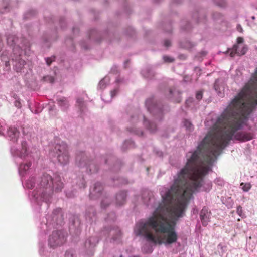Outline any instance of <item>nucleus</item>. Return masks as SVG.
Listing matches in <instances>:
<instances>
[{
    "label": "nucleus",
    "mask_w": 257,
    "mask_h": 257,
    "mask_svg": "<svg viewBox=\"0 0 257 257\" xmlns=\"http://www.w3.org/2000/svg\"><path fill=\"white\" fill-rule=\"evenodd\" d=\"M163 59L166 62H172L174 61L173 58L167 56H164Z\"/></svg>",
    "instance_id": "nucleus-25"
},
{
    "label": "nucleus",
    "mask_w": 257,
    "mask_h": 257,
    "mask_svg": "<svg viewBox=\"0 0 257 257\" xmlns=\"http://www.w3.org/2000/svg\"><path fill=\"white\" fill-rule=\"evenodd\" d=\"M7 133L11 139L14 141L17 140L19 135V132L16 127H9Z\"/></svg>",
    "instance_id": "nucleus-13"
},
{
    "label": "nucleus",
    "mask_w": 257,
    "mask_h": 257,
    "mask_svg": "<svg viewBox=\"0 0 257 257\" xmlns=\"http://www.w3.org/2000/svg\"><path fill=\"white\" fill-rule=\"evenodd\" d=\"M45 79L46 81H49L50 83H52L54 81V79L53 77L51 76H47L45 77Z\"/></svg>",
    "instance_id": "nucleus-27"
},
{
    "label": "nucleus",
    "mask_w": 257,
    "mask_h": 257,
    "mask_svg": "<svg viewBox=\"0 0 257 257\" xmlns=\"http://www.w3.org/2000/svg\"><path fill=\"white\" fill-rule=\"evenodd\" d=\"M146 105L148 111H149L150 112L153 113H162V110L158 107L157 104L154 101L153 98L148 99L146 100Z\"/></svg>",
    "instance_id": "nucleus-7"
},
{
    "label": "nucleus",
    "mask_w": 257,
    "mask_h": 257,
    "mask_svg": "<svg viewBox=\"0 0 257 257\" xmlns=\"http://www.w3.org/2000/svg\"><path fill=\"white\" fill-rule=\"evenodd\" d=\"M79 165H80V166H81V165H81V162H80V163H79Z\"/></svg>",
    "instance_id": "nucleus-40"
},
{
    "label": "nucleus",
    "mask_w": 257,
    "mask_h": 257,
    "mask_svg": "<svg viewBox=\"0 0 257 257\" xmlns=\"http://www.w3.org/2000/svg\"><path fill=\"white\" fill-rule=\"evenodd\" d=\"M134 257H140L139 256H134Z\"/></svg>",
    "instance_id": "nucleus-42"
},
{
    "label": "nucleus",
    "mask_w": 257,
    "mask_h": 257,
    "mask_svg": "<svg viewBox=\"0 0 257 257\" xmlns=\"http://www.w3.org/2000/svg\"><path fill=\"white\" fill-rule=\"evenodd\" d=\"M184 125L187 130L191 131L193 130V125L192 123L188 120H185L184 121Z\"/></svg>",
    "instance_id": "nucleus-19"
},
{
    "label": "nucleus",
    "mask_w": 257,
    "mask_h": 257,
    "mask_svg": "<svg viewBox=\"0 0 257 257\" xmlns=\"http://www.w3.org/2000/svg\"><path fill=\"white\" fill-rule=\"evenodd\" d=\"M54 60V58H47L46 59V63L48 65H50L52 62Z\"/></svg>",
    "instance_id": "nucleus-28"
},
{
    "label": "nucleus",
    "mask_w": 257,
    "mask_h": 257,
    "mask_svg": "<svg viewBox=\"0 0 257 257\" xmlns=\"http://www.w3.org/2000/svg\"><path fill=\"white\" fill-rule=\"evenodd\" d=\"M237 213L241 217L243 216V210L242 208L240 206H238L237 207V210H236Z\"/></svg>",
    "instance_id": "nucleus-23"
},
{
    "label": "nucleus",
    "mask_w": 257,
    "mask_h": 257,
    "mask_svg": "<svg viewBox=\"0 0 257 257\" xmlns=\"http://www.w3.org/2000/svg\"><path fill=\"white\" fill-rule=\"evenodd\" d=\"M243 38L242 37H238L237 39V45H239V44H241L243 42Z\"/></svg>",
    "instance_id": "nucleus-29"
},
{
    "label": "nucleus",
    "mask_w": 257,
    "mask_h": 257,
    "mask_svg": "<svg viewBox=\"0 0 257 257\" xmlns=\"http://www.w3.org/2000/svg\"><path fill=\"white\" fill-rule=\"evenodd\" d=\"M57 101L60 105H65L68 103L67 99L64 97L58 99Z\"/></svg>",
    "instance_id": "nucleus-22"
},
{
    "label": "nucleus",
    "mask_w": 257,
    "mask_h": 257,
    "mask_svg": "<svg viewBox=\"0 0 257 257\" xmlns=\"http://www.w3.org/2000/svg\"><path fill=\"white\" fill-rule=\"evenodd\" d=\"M24 63H25V61L24 60H21V64L24 65Z\"/></svg>",
    "instance_id": "nucleus-37"
},
{
    "label": "nucleus",
    "mask_w": 257,
    "mask_h": 257,
    "mask_svg": "<svg viewBox=\"0 0 257 257\" xmlns=\"http://www.w3.org/2000/svg\"><path fill=\"white\" fill-rule=\"evenodd\" d=\"M247 50V48L246 46L244 45H238L237 44H235L232 49H229V51L230 52L229 55L231 57H234L235 54L239 56L243 55L246 53Z\"/></svg>",
    "instance_id": "nucleus-6"
},
{
    "label": "nucleus",
    "mask_w": 257,
    "mask_h": 257,
    "mask_svg": "<svg viewBox=\"0 0 257 257\" xmlns=\"http://www.w3.org/2000/svg\"><path fill=\"white\" fill-rule=\"evenodd\" d=\"M144 124L151 132H154L156 130V124L147 121L145 118H144Z\"/></svg>",
    "instance_id": "nucleus-15"
},
{
    "label": "nucleus",
    "mask_w": 257,
    "mask_h": 257,
    "mask_svg": "<svg viewBox=\"0 0 257 257\" xmlns=\"http://www.w3.org/2000/svg\"><path fill=\"white\" fill-rule=\"evenodd\" d=\"M189 176L181 169L170 188L164 194L161 191L162 202L147 221L137 224V235H143L154 243L171 244L177 241V221L184 216L193 194L202 186Z\"/></svg>",
    "instance_id": "nucleus-2"
},
{
    "label": "nucleus",
    "mask_w": 257,
    "mask_h": 257,
    "mask_svg": "<svg viewBox=\"0 0 257 257\" xmlns=\"http://www.w3.org/2000/svg\"><path fill=\"white\" fill-rule=\"evenodd\" d=\"M5 65L6 67H8L10 65L9 62V61H6L5 62Z\"/></svg>",
    "instance_id": "nucleus-33"
},
{
    "label": "nucleus",
    "mask_w": 257,
    "mask_h": 257,
    "mask_svg": "<svg viewBox=\"0 0 257 257\" xmlns=\"http://www.w3.org/2000/svg\"><path fill=\"white\" fill-rule=\"evenodd\" d=\"M31 166V163L29 162L25 164H21L20 166L19 169L20 170L26 171L28 170Z\"/></svg>",
    "instance_id": "nucleus-17"
},
{
    "label": "nucleus",
    "mask_w": 257,
    "mask_h": 257,
    "mask_svg": "<svg viewBox=\"0 0 257 257\" xmlns=\"http://www.w3.org/2000/svg\"><path fill=\"white\" fill-rule=\"evenodd\" d=\"M118 92V89H115L111 91V95L112 97H114Z\"/></svg>",
    "instance_id": "nucleus-26"
},
{
    "label": "nucleus",
    "mask_w": 257,
    "mask_h": 257,
    "mask_svg": "<svg viewBox=\"0 0 257 257\" xmlns=\"http://www.w3.org/2000/svg\"><path fill=\"white\" fill-rule=\"evenodd\" d=\"M66 241V234L62 231L53 232L49 239V245L51 247L55 248L62 245Z\"/></svg>",
    "instance_id": "nucleus-4"
},
{
    "label": "nucleus",
    "mask_w": 257,
    "mask_h": 257,
    "mask_svg": "<svg viewBox=\"0 0 257 257\" xmlns=\"http://www.w3.org/2000/svg\"><path fill=\"white\" fill-rule=\"evenodd\" d=\"M217 83H216V82H215V84H214V88H215V90H217Z\"/></svg>",
    "instance_id": "nucleus-35"
},
{
    "label": "nucleus",
    "mask_w": 257,
    "mask_h": 257,
    "mask_svg": "<svg viewBox=\"0 0 257 257\" xmlns=\"http://www.w3.org/2000/svg\"><path fill=\"white\" fill-rule=\"evenodd\" d=\"M102 83V81H101V82H100V85H101V84Z\"/></svg>",
    "instance_id": "nucleus-41"
},
{
    "label": "nucleus",
    "mask_w": 257,
    "mask_h": 257,
    "mask_svg": "<svg viewBox=\"0 0 257 257\" xmlns=\"http://www.w3.org/2000/svg\"><path fill=\"white\" fill-rule=\"evenodd\" d=\"M17 38L16 37L15 35H9L8 36L7 40V43L11 47H13V51L15 52V50H18V53L20 55V49L19 46H15L16 41H17Z\"/></svg>",
    "instance_id": "nucleus-9"
},
{
    "label": "nucleus",
    "mask_w": 257,
    "mask_h": 257,
    "mask_svg": "<svg viewBox=\"0 0 257 257\" xmlns=\"http://www.w3.org/2000/svg\"><path fill=\"white\" fill-rule=\"evenodd\" d=\"M55 151L57 154L58 160L61 164H65L68 162L69 156L66 143L62 142L61 144H56Z\"/></svg>",
    "instance_id": "nucleus-5"
},
{
    "label": "nucleus",
    "mask_w": 257,
    "mask_h": 257,
    "mask_svg": "<svg viewBox=\"0 0 257 257\" xmlns=\"http://www.w3.org/2000/svg\"><path fill=\"white\" fill-rule=\"evenodd\" d=\"M76 159H77V160H79V157L77 156Z\"/></svg>",
    "instance_id": "nucleus-39"
},
{
    "label": "nucleus",
    "mask_w": 257,
    "mask_h": 257,
    "mask_svg": "<svg viewBox=\"0 0 257 257\" xmlns=\"http://www.w3.org/2000/svg\"><path fill=\"white\" fill-rule=\"evenodd\" d=\"M203 93L202 91H198L196 94V98L197 100H200L202 99Z\"/></svg>",
    "instance_id": "nucleus-24"
},
{
    "label": "nucleus",
    "mask_w": 257,
    "mask_h": 257,
    "mask_svg": "<svg viewBox=\"0 0 257 257\" xmlns=\"http://www.w3.org/2000/svg\"><path fill=\"white\" fill-rule=\"evenodd\" d=\"M143 199L144 203L147 205H149V202L152 200H154L153 197L152 196V193L148 191H145L143 193Z\"/></svg>",
    "instance_id": "nucleus-14"
},
{
    "label": "nucleus",
    "mask_w": 257,
    "mask_h": 257,
    "mask_svg": "<svg viewBox=\"0 0 257 257\" xmlns=\"http://www.w3.org/2000/svg\"><path fill=\"white\" fill-rule=\"evenodd\" d=\"M25 185L28 188L32 189L34 186V182L32 180H29L27 181Z\"/></svg>",
    "instance_id": "nucleus-21"
},
{
    "label": "nucleus",
    "mask_w": 257,
    "mask_h": 257,
    "mask_svg": "<svg viewBox=\"0 0 257 257\" xmlns=\"http://www.w3.org/2000/svg\"><path fill=\"white\" fill-rule=\"evenodd\" d=\"M257 105V68L248 82L231 100L213 125L197 149L186 154L187 162L182 173L202 183L211 170L213 163L231 140L248 141L251 133L239 132Z\"/></svg>",
    "instance_id": "nucleus-1"
},
{
    "label": "nucleus",
    "mask_w": 257,
    "mask_h": 257,
    "mask_svg": "<svg viewBox=\"0 0 257 257\" xmlns=\"http://www.w3.org/2000/svg\"><path fill=\"white\" fill-rule=\"evenodd\" d=\"M211 212L209 211L208 208L204 207L200 213V217L201 220L202 224L206 226L210 222Z\"/></svg>",
    "instance_id": "nucleus-8"
},
{
    "label": "nucleus",
    "mask_w": 257,
    "mask_h": 257,
    "mask_svg": "<svg viewBox=\"0 0 257 257\" xmlns=\"http://www.w3.org/2000/svg\"><path fill=\"white\" fill-rule=\"evenodd\" d=\"M39 187L33 192L34 197L37 200L49 201V199L54 191H61L63 188V183L58 175L52 178L50 175L44 174L39 183Z\"/></svg>",
    "instance_id": "nucleus-3"
},
{
    "label": "nucleus",
    "mask_w": 257,
    "mask_h": 257,
    "mask_svg": "<svg viewBox=\"0 0 257 257\" xmlns=\"http://www.w3.org/2000/svg\"><path fill=\"white\" fill-rule=\"evenodd\" d=\"M240 185L242 186V189L244 191H248L251 188V185L250 183H241Z\"/></svg>",
    "instance_id": "nucleus-20"
},
{
    "label": "nucleus",
    "mask_w": 257,
    "mask_h": 257,
    "mask_svg": "<svg viewBox=\"0 0 257 257\" xmlns=\"http://www.w3.org/2000/svg\"><path fill=\"white\" fill-rule=\"evenodd\" d=\"M170 94H172V89H170Z\"/></svg>",
    "instance_id": "nucleus-38"
},
{
    "label": "nucleus",
    "mask_w": 257,
    "mask_h": 257,
    "mask_svg": "<svg viewBox=\"0 0 257 257\" xmlns=\"http://www.w3.org/2000/svg\"><path fill=\"white\" fill-rule=\"evenodd\" d=\"M201 54L202 55V56H205L206 55V52L205 51H202L201 52Z\"/></svg>",
    "instance_id": "nucleus-32"
},
{
    "label": "nucleus",
    "mask_w": 257,
    "mask_h": 257,
    "mask_svg": "<svg viewBox=\"0 0 257 257\" xmlns=\"http://www.w3.org/2000/svg\"><path fill=\"white\" fill-rule=\"evenodd\" d=\"M103 190V186L100 183H96L92 188H90V196L91 198L93 196H98Z\"/></svg>",
    "instance_id": "nucleus-10"
},
{
    "label": "nucleus",
    "mask_w": 257,
    "mask_h": 257,
    "mask_svg": "<svg viewBox=\"0 0 257 257\" xmlns=\"http://www.w3.org/2000/svg\"><path fill=\"white\" fill-rule=\"evenodd\" d=\"M101 205L104 207H106V205H104V201L102 202Z\"/></svg>",
    "instance_id": "nucleus-36"
},
{
    "label": "nucleus",
    "mask_w": 257,
    "mask_h": 257,
    "mask_svg": "<svg viewBox=\"0 0 257 257\" xmlns=\"http://www.w3.org/2000/svg\"><path fill=\"white\" fill-rule=\"evenodd\" d=\"M164 45L168 47L171 46V42L168 40H166L164 41Z\"/></svg>",
    "instance_id": "nucleus-30"
},
{
    "label": "nucleus",
    "mask_w": 257,
    "mask_h": 257,
    "mask_svg": "<svg viewBox=\"0 0 257 257\" xmlns=\"http://www.w3.org/2000/svg\"><path fill=\"white\" fill-rule=\"evenodd\" d=\"M65 257H73V255L70 251H66L65 253Z\"/></svg>",
    "instance_id": "nucleus-31"
},
{
    "label": "nucleus",
    "mask_w": 257,
    "mask_h": 257,
    "mask_svg": "<svg viewBox=\"0 0 257 257\" xmlns=\"http://www.w3.org/2000/svg\"><path fill=\"white\" fill-rule=\"evenodd\" d=\"M76 104L79 108L82 110L85 107V104L83 99L78 98L77 100Z\"/></svg>",
    "instance_id": "nucleus-18"
},
{
    "label": "nucleus",
    "mask_w": 257,
    "mask_h": 257,
    "mask_svg": "<svg viewBox=\"0 0 257 257\" xmlns=\"http://www.w3.org/2000/svg\"><path fill=\"white\" fill-rule=\"evenodd\" d=\"M126 197V193L125 191H121L116 195V204L118 205H123L125 202Z\"/></svg>",
    "instance_id": "nucleus-12"
},
{
    "label": "nucleus",
    "mask_w": 257,
    "mask_h": 257,
    "mask_svg": "<svg viewBox=\"0 0 257 257\" xmlns=\"http://www.w3.org/2000/svg\"><path fill=\"white\" fill-rule=\"evenodd\" d=\"M27 143L26 142H23L22 143V150L20 154V157H25L27 154Z\"/></svg>",
    "instance_id": "nucleus-16"
},
{
    "label": "nucleus",
    "mask_w": 257,
    "mask_h": 257,
    "mask_svg": "<svg viewBox=\"0 0 257 257\" xmlns=\"http://www.w3.org/2000/svg\"><path fill=\"white\" fill-rule=\"evenodd\" d=\"M98 239L95 237H91L88 239L85 243V247L88 249L94 248L98 243Z\"/></svg>",
    "instance_id": "nucleus-11"
},
{
    "label": "nucleus",
    "mask_w": 257,
    "mask_h": 257,
    "mask_svg": "<svg viewBox=\"0 0 257 257\" xmlns=\"http://www.w3.org/2000/svg\"><path fill=\"white\" fill-rule=\"evenodd\" d=\"M20 103L19 102H17H17H16L15 105H16V106H19L20 105Z\"/></svg>",
    "instance_id": "nucleus-34"
}]
</instances>
